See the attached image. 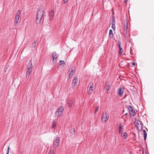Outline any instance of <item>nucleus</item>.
I'll return each mask as SVG.
<instances>
[{"label": "nucleus", "mask_w": 154, "mask_h": 154, "mask_svg": "<svg viewBox=\"0 0 154 154\" xmlns=\"http://www.w3.org/2000/svg\"><path fill=\"white\" fill-rule=\"evenodd\" d=\"M129 112L130 115L131 116H134L135 115L136 113L134 109L130 111Z\"/></svg>", "instance_id": "nucleus-14"}, {"label": "nucleus", "mask_w": 154, "mask_h": 154, "mask_svg": "<svg viewBox=\"0 0 154 154\" xmlns=\"http://www.w3.org/2000/svg\"><path fill=\"white\" fill-rule=\"evenodd\" d=\"M123 138L124 139H126L128 137V134L126 132H124L123 134Z\"/></svg>", "instance_id": "nucleus-24"}, {"label": "nucleus", "mask_w": 154, "mask_h": 154, "mask_svg": "<svg viewBox=\"0 0 154 154\" xmlns=\"http://www.w3.org/2000/svg\"><path fill=\"white\" fill-rule=\"evenodd\" d=\"M59 137H57L56 138L55 142L58 143H59Z\"/></svg>", "instance_id": "nucleus-31"}, {"label": "nucleus", "mask_w": 154, "mask_h": 154, "mask_svg": "<svg viewBox=\"0 0 154 154\" xmlns=\"http://www.w3.org/2000/svg\"><path fill=\"white\" fill-rule=\"evenodd\" d=\"M72 102L70 101L68 103V106L69 107H70L72 106Z\"/></svg>", "instance_id": "nucleus-29"}, {"label": "nucleus", "mask_w": 154, "mask_h": 154, "mask_svg": "<svg viewBox=\"0 0 154 154\" xmlns=\"http://www.w3.org/2000/svg\"><path fill=\"white\" fill-rule=\"evenodd\" d=\"M109 37L112 38L113 37V32L112 29H110L109 31Z\"/></svg>", "instance_id": "nucleus-15"}, {"label": "nucleus", "mask_w": 154, "mask_h": 154, "mask_svg": "<svg viewBox=\"0 0 154 154\" xmlns=\"http://www.w3.org/2000/svg\"><path fill=\"white\" fill-rule=\"evenodd\" d=\"M124 111H123V113H124Z\"/></svg>", "instance_id": "nucleus-43"}, {"label": "nucleus", "mask_w": 154, "mask_h": 154, "mask_svg": "<svg viewBox=\"0 0 154 154\" xmlns=\"http://www.w3.org/2000/svg\"><path fill=\"white\" fill-rule=\"evenodd\" d=\"M14 20H15V22H14V24L15 26H16L17 25V24L18 23L19 20L17 19H15Z\"/></svg>", "instance_id": "nucleus-28"}, {"label": "nucleus", "mask_w": 154, "mask_h": 154, "mask_svg": "<svg viewBox=\"0 0 154 154\" xmlns=\"http://www.w3.org/2000/svg\"><path fill=\"white\" fill-rule=\"evenodd\" d=\"M142 152H143V154H146V152L145 153H144V149H143V151H142Z\"/></svg>", "instance_id": "nucleus-39"}, {"label": "nucleus", "mask_w": 154, "mask_h": 154, "mask_svg": "<svg viewBox=\"0 0 154 154\" xmlns=\"http://www.w3.org/2000/svg\"><path fill=\"white\" fill-rule=\"evenodd\" d=\"M78 82V78L77 76L74 77L72 83V85L73 86H75L77 84Z\"/></svg>", "instance_id": "nucleus-7"}, {"label": "nucleus", "mask_w": 154, "mask_h": 154, "mask_svg": "<svg viewBox=\"0 0 154 154\" xmlns=\"http://www.w3.org/2000/svg\"><path fill=\"white\" fill-rule=\"evenodd\" d=\"M36 43V40L34 41L33 42L32 44V48H35Z\"/></svg>", "instance_id": "nucleus-23"}, {"label": "nucleus", "mask_w": 154, "mask_h": 154, "mask_svg": "<svg viewBox=\"0 0 154 154\" xmlns=\"http://www.w3.org/2000/svg\"><path fill=\"white\" fill-rule=\"evenodd\" d=\"M109 85H108L106 88V92H108L109 90Z\"/></svg>", "instance_id": "nucleus-32"}, {"label": "nucleus", "mask_w": 154, "mask_h": 154, "mask_svg": "<svg viewBox=\"0 0 154 154\" xmlns=\"http://www.w3.org/2000/svg\"><path fill=\"white\" fill-rule=\"evenodd\" d=\"M32 68H28L26 73V77H29L30 73L32 71Z\"/></svg>", "instance_id": "nucleus-10"}, {"label": "nucleus", "mask_w": 154, "mask_h": 154, "mask_svg": "<svg viewBox=\"0 0 154 154\" xmlns=\"http://www.w3.org/2000/svg\"><path fill=\"white\" fill-rule=\"evenodd\" d=\"M132 64L134 66L135 64V63L134 62H133L132 63Z\"/></svg>", "instance_id": "nucleus-38"}, {"label": "nucleus", "mask_w": 154, "mask_h": 154, "mask_svg": "<svg viewBox=\"0 0 154 154\" xmlns=\"http://www.w3.org/2000/svg\"><path fill=\"white\" fill-rule=\"evenodd\" d=\"M6 154H9V153L8 152H7Z\"/></svg>", "instance_id": "nucleus-42"}, {"label": "nucleus", "mask_w": 154, "mask_h": 154, "mask_svg": "<svg viewBox=\"0 0 154 154\" xmlns=\"http://www.w3.org/2000/svg\"><path fill=\"white\" fill-rule=\"evenodd\" d=\"M52 60L55 61L58 57V56L55 52H54L52 53Z\"/></svg>", "instance_id": "nucleus-9"}, {"label": "nucleus", "mask_w": 154, "mask_h": 154, "mask_svg": "<svg viewBox=\"0 0 154 154\" xmlns=\"http://www.w3.org/2000/svg\"><path fill=\"white\" fill-rule=\"evenodd\" d=\"M44 12V10L42 11L40 9L38 10L37 12L36 19V22L37 24H39L40 23L41 20L43 16Z\"/></svg>", "instance_id": "nucleus-1"}, {"label": "nucleus", "mask_w": 154, "mask_h": 154, "mask_svg": "<svg viewBox=\"0 0 154 154\" xmlns=\"http://www.w3.org/2000/svg\"><path fill=\"white\" fill-rule=\"evenodd\" d=\"M65 62L64 60H60L59 61V63L60 65L62 66H64L65 64Z\"/></svg>", "instance_id": "nucleus-18"}, {"label": "nucleus", "mask_w": 154, "mask_h": 154, "mask_svg": "<svg viewBox=\"0 0 154 154\" xmlns=\"http://www.w3.org/2000/svg\"><path fill=\"white\" fill-rule=\"evenodd\" d=\"M128 30V27H124V31L125 32V36L126 37L127 34Z\"/></svg>", "instance_id": "nucleus-17"}, {"label": "nucleus", "mask_w": 154, "mask_h": 154, "mask_svg": "<svg viewBox=\"0 0 154 154\" xmlns=\"http://www.w3.org/2000/svg\"><path fill=\"white\" fill-rule=\"evenodd\" d=\"M32 59H31L28 63L27 67H32Z\"/></svg>", "instance_id": "nucleus-21"}, {"label": "nucleus", "mask_w": 154, "mask_h": 154, "mask_svg": "<svg viewBox=\"0 0 154 154\" xmlns=\"http://www.w3.org/2000/svg\"><path fill=\"white\" fill-rule=\"evenodd\" d=\"M128 114V113H125V116H126Z\"/></svg>", "instance_id": "nucleus-40"}, {"label": "nucleus", "mask_w": 154, "mask_h": 154, "mask_svg": "<svg viewBox=\"0 0 154 154\" xmlns=\"http://www.w3.org/2000/svg\"><path fill=\"white\" fill-rule=\"evenodd\" d=\"M122 124L120 123L119 125V134H122Z\"/></svg>", "instance_id": "nucleus-19"}, {"label": "nucleus", "mask_w": 154, "mask_h": 154, "mask_svg": "<svg viewBox=\"0 0 154 154\" xmlns=\"http://www.w3.org/2000/svg\"><path fill=\"white\" fill-rule=\"evenodd\" d=\"M124 27H128V21L127 19H126L124 22Z\"/></svg>", "instance_id": "nucleus-20"}, {"label": "nucleus", "mask_w": 154, "mask_h": 154, "mask_svg": "<svg viewBox=\"0 0 154 154\" xmlns=\"http://www.w3.org/2000/svg\"><path fill=\"white\" fill-rule=\"evenodd\" d=\"M109 118V116L106 112H103L101 119L102 122L105 123H106L108 121Z\"/></svg>", "instance_id": "nucleus-4"}, {"label": "nucleus", "mask_w": 154, "mask_h": 154, "mask_svg": "<svg viewBox=\"0 0 154 154\" xmlns=\"http://www.w3.org/2000/svg\"><path fill=\"white\" fill-rule=\"evenodd\" d=\"M134 122V124L136 127L138 131H141L142 129L143 123L139 120H137L136 119Z\"/></svg>", "instance_id": "nucleus-2"}, {"label": "nucleus", "mask_w": 154, "mask_h": 154, "mask_svg": "<svg viewBox=\"0 0 154 154\" xmlns=\"http://www.w3.org/2000/svg\"><path fill=\"white\" fill-rule=\"evenodd\" d=\"M125 3H126L127 2L126 1L127 0H125Z\"/></svg>", "instance_id": "nucleus-41"}, {"label": "nucleus", "mask_w": 154, "mask_h": 154, "mask_svg": "<svg viewBox=\"0 0 154 154\" xmlns=\"http://www.w3.org/2000/svg\"><path fill=\"white\" fill-rule=\"evenodd\" d=\"M143 135H144V139L145 140H146L147 136V134L146 132V131L145 130H143Z\"/></svg>", "instance_id": "nucleus-22"}, {"label": "nucleus", "mask_w": 154, "mask_h": 154, "mask_svg": "<svg viewBox=\"0 0 154 154\" xmlns=\"http://www.w3.org/2000/svg\"><path fill=\"white\" fill-rule=\"evenodd\" d=\"M128 109L129 112L133 109V108L132 106L130 105L128 106Z\"/></svg>", "instance_id": "nucleus-26"}, {"label": "nucleus", "mask_w": 154, "mask_h": 154, "mask_svg": "<svg viewBox=\"0 0 154 154\" xmlns=\"http://www.w3.org/2000/svg\"><path fill=\"white\" fill-rule=\"evenodd\" d=\"M68 0H63L64 4H66L68 1Z\"/></svg>", "instance_id": "nucleus-36"}, {"label": "nucleus", "mask_w": 154, "mask_h": 154, "mask_svg": "<svg viewBox=\"0 0 154 154\" xmlns=\"http://www.w3.org/2000/svg\"><path fill=\"white\" fill-rule=\"evenodd\" d=\"M69 77L70 78H71L72 77L73 74L75 73V69H73L72 68H70L69 69Z\"/></svg>", "instance_id": "nucleus-5"}, {"label": "nucleus", "mask_w": 154, "mask_h": 154, "mask_svg": "<svg viewBox=\"0 0 154 154\" xmlns=\"http://www.w3.org/2000/svg\"><path fill=\"white\" fill-rule=\"evenodd\" d=\"M99 109V106H97L96 107V109L94 111V113L95 114L96 113V112Z\"/></svg>", "instance_id": "nucleus-33"}, {"label": "nucleus", "mask_w": 154, "mask_h": 154, "mask_svg": "<svg viewBox=\"0 0 154 154\" xmlns=\"http://www.w3.org/2000/svg\"><path fill=\"white\" fill-rule=\"evenodd\" d=\"M54 147L55 148V149L56 148V147L59 145V143L57 142H54Z\"/></svg>", "instance_id": "nucleus-27"}, {"label": "nucleus", "mask_w": 154, "mask_h": 154, "mask_svg": "<svg viewBox=\"0 0 154 154\" xmlns=\"http://www.w3.org/2000/svg\"><path fill=\"white\" fill-rule=\"evenodd\" d=\"M21 14V11L20 10H18L16 14L15 19L19 20L20 17V14Z\"/></svg>", "instance_id": "nucleus-11"}, {"label": "nucleus", "mask_w": 154, "mask_h": 154, "mask_svg": "<svg viewBox=\"0 0 154 154\" xmlns=\"http://www.w3.org/2000/svg\"><path fill=\"white\" fill-rule=\"evenodd\" d=\"M9 150H10V146H8V150L7 151V152H8L9 153Z\"/></svg>", "instance_id": "nucleus-37"}, {"label": "nucleus", "mask_w": 154, "mask_h": 154, "mask_svg": "<svg viewBox=\"0 0 154 154\" xmlns=\"http://www.w3.org/2000/svg\"><path fill=\"white\" fill-rule=\"evenodd\" d=\"M93 87L94 85L93 83H92V84L90 86L89 90L88 91V93L89 94H91L93 93Z\"/></svg>", "instance_id": "nucleus-8"}, {"label": "nucleus", "mask_w": 154, "mask_h": 154, "mask_svg": "<svg viewBox=\"0 0 154 154\" xmlns=\"http://www.w3.org/2000/svg\"><path fill=\"white\" fill-rule=\"evenodd\" d=\"M118 94L120 96H122L123 94L124 89L122 88H120L118 89Z\"/></svg>", "instance_id": "nucleus-6"}, {"label": "nucleus", "mask_w": 154, "mask_h": 154, "mask_svg": "<svg viewBox=\"0 0 154 154\" xmlns=\"http://www.w3.org/2000/svg\"><path fill=\"white\" fill-rule=\"evenodd\" d=\"M118 46L119 49V54H120L121 55H123V54H122V53L123 52V50L122 49V48L121 46V43H120L118 44Z\"/></svg>", "instance_id": "nucleus-12"}, {"label": "nucleus", "mask_w": 154, "mask_h": 154, "mask_svg": "<svg viewBox=\"0 0 154 154\" xmlns=\"http://www.w3.org/2000/svg\"><path fill=\"white\" fill-rule=\"evenodd\" d=\"M71 133L73 135L75 134V129L74 128H72L70 131Z\"/></svg>", "instance_id": "nucleus-25"}, {"label": "nucleus", "mask_w": 154, "mask_h": 154, "mask_svg": "<svg viewBox=\"0 0 154 154\" xmlns=\"http://www.w3.org/2000/svg\"><path fill=\"white\" fill-rule=\"evenodd\" d=\"M63 111V107L62 106H61L58 108L57 110L55 112V114L57 117H61L62 116Z\"/></svg>", "instance_id": "nucleus-3"}, {"label": "nucleus", "mask_w": 154, "mask_h": 154, "mask_svg": "<svg viewBox=\"0 0 154 154\" xmlns=\"http://www.w3.org/2000/svg\"><path fill=\"white\" fill-rule=\"evenodd\" d=\"M112 25H115V22L114 21L113 19H112Z\"/></svg>", "instance_id": "nucleus-34"}, {"label": "nucleus", "mask_w": 154, "mask_h": 154, "mask_svg": "<svg viewBox=\"0 0 154 154\" xmlns=\"http://www.w3.org/2000/svg\"><path fill=\"white\" fill-rule=\"evenodd\" d=\"M48 154H54V150H51L49 152Z\"/></svg>", "instance_id": "nucleus-30"}, {"label": "nucleus", "mask_w": 154, "mask_h": 154, "mask_svg": "<svg viewBox=\"0 0 154 154\" xmlns=\"http://www.w3.org/2000/svg\"><path fill=\"white\" fill-rule=\"evenodd\" d=\"M57 125V122L55 121H54L53 122L52 127V129L55 130V126H56Z\"/></svg>", "instance_id": "nucleus-16"}, {"label": "nucleus", "mask_w": 154, "mask_h": 154, "mask_svg": "<svg viewBox=\"0 0 154 154\" xmlns=\"http://www.w3.org/2000/svg\"><path fill=\"white\" fill-rule=\"evenodd\" d=\"M54 11L53 10H51V12L49 14V17L50 19H51L52 17H53L54 16Z\"/></svg>", "instance_id": "nucleus-13"}, {"label": "nucleus", "mask_w": 154, "mask_h": 154, "mask_svg": "<svg viewBox=\"0 0 154 154\" xmlns=\"http://www.w3.org/2000/svg\"><path fill=\"white\" fill-rule=\"evenodd\" d=\"M112 28L114 30L116 28L115 25H112Z\"/></svg>", "instance_id": "nucleus-35"}]
</instances>
